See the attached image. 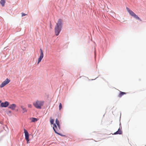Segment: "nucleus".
I'll return each instance as SVG.
<instances>
[{
    "label": "nucleus",
    "mask_w": 146,
    "mask_h": 146,
    "mask_svg": "<svg viewBox=\"0 0 146 146\" xmlns=\"http://www.w3.org/2000/svg\"><path fill=\"white\" fill-rule=\"evenodd\" d=\"M55 122H56V124H57V126L58 127V128H57L58 130V131H57V132H59V130H60V124H59V121L57 119H56V121H55Z\"/></svg>",
    "instance_id": "nucleus-10"
},
{
    "label": "nucleus",
    "mask_w": 146,
    "mask_h": 146,
    "mask_svg": "<svg viewBox=\"0 0 146 146\" xmlns=\"http://www.w3.org/2000/svg\"><path fill=\"white\" fill-rule=\"evenodd\" d=\"M9 102L7 101H6L5 102L1 103L0 105V107H7L9 105Z\"/></svg>",
    "instance_id": "nucleus-8"
},
{
    "label": "nucleus",
    "mask_w": 146,
    "mask_h": 146,
    "mask_svg": "<svg viewBox=\"0 0 146 146\" xmlns=\"http://www.w3.org/2000/svg\"><path fill=\"white\" fill-rule=\"evenodd\" d=\"M126 94V93L125 92L120 91V93L118 95V97L119 98H121L122 96L124 94Z\"/></svg>",
    "instance_id": "nucleus-14"
},
{
    "label": "nucleus",
    "mask_w": 146,
    "mask_h": 146,
    "mask_svg": "<svg viewBox=\"0 0 146 146\" xmlns=\"http://www.w3.org/2000/svg\"><path fill=\"white\" fill-rule=\"evenodd\" d=\"M23 130L25 134V139L27 141V143H29V133L25 129H24Z\"/></svg>",
    "instance_id": "nucleus-5"
},
{
    "label": "nucleus",
    "mask_w": 146,
    "mask_h": 146,
    "mask_svg": "<svg viewBox=\"0 0 146 146\" xmlns=\"http://www.w3.org/2000/svg\"><path fill=\"white\" fill-rule=\"evenodd\" d=\"M62 108V105L61 103H59V110H60Z\"/></svg>",
    "instance_id": "nucleus-16"
},
{
    "label": "nucleus",
    "mask_w": 146,
    "mask_h": 146,
    "mask_svg": "<svg viewBox=\"0 0 146 146\" xmlns=\"http://www.w3.org/2000/svg\"><path fill=\"white\" fill-rule=\"evenodd\" d=\"M44 103L43 101L37 100L36 102H33V104L36 108L40 109L41 108L42 106H43Z\"/></svg>",
    "instance_id": "nucleus-2"
},
{
    "label": "nucleus",
    "mask_w": 146,
    "mask_h": 146,
    "mask_svg": "<svg viewBox=\"0 0 146 146\" xmlns=\"http://www.w3.org/2000/svg\"><path fill=\"white\" fill-rule=\"evenodd\" d=\"M50 121L51 124H53L54 126L53 127V128L55 133L59 135H60V133L57 132V131H58V130L57 129L56 125L55 124L53 123L54 121V119H51Z\"/></svg>",
    "instance_id": "nucleus-4"
},
{
    "label": "nucleus",
    "mask_w": 146,
    "mask_h": 146,
    "mask_svg": "<svg viewBox=\"0 0 146 146\" xmlns=\"http://www.w3.org/2000/svg\"><path fill=\"white\" fill-rule=\"evenodd\" d=\"M6 0H1L0 2V3L1 5L3 7L5 5V3L6 2Z\"/></svg>",
    "instance_id": "nucleus-15"
},
{
    "label": "nucleus",
    "mask_w": 146,
    "mask_h": 146,
    "mask_svg": "<svg viewBox=\"0 0 146 146\" xmlns=\"http://www.w3.org/2000/svg\"><path fill=\"white\" fill-rule=\"evenodd\" d=\"M122 133V132L121 130L120 129H119L117 131L114 133V134H121Z\"/></svg>",
    "instance_id": "nucleus-12"
},
{
    "label": "nucleus",
    "mask_w": 146,
    "mask_h": 146,
    "mask_svg": "<svg viewBox=\"0 0 146 146\" xmlns=\"http://www.w3.org/2000/svg\"><path fill=\"white\" fill-rule=\"evenodd\" d=\"M16 107V105L15 104H12L9 105L8 108L12 110H14Z\"/></svg>",
    "instance_id": "nucleus-9"
},
{
    "label": "nucleus",
    "mask_w": 146,
    "mask_h": 146,
    "mask_svg": "<svg viewBox=\"0 0 146 146\" xmlns=\"http://www.w3.org/2000/svg\"><path fill=\"white\" fill-rule=\"evenodd\" d=\"M126 9L129 13V14L132 17H134L135 19H136L139 20L140 21H141V20L139 17H138L135 13H134L132 11L129 9L128 7L126 8Z\"/></svg>",
    "instance_id": "nucleus-3"
},
{
    "label": "nucleus",
    "mask_w": 146,
    "mask_h": 146,
    "mask_svg": "<svg viewBox=\"0 0 146 146\" xmlns=\"http://www.w3.org/2000/svg\"><path fill=\"white\" fill-rule=\"evenodd\" d=\"M1 100H0V103L1 102Z\"/></svg>",
    "instance_id": "nucleus-21"
},
{
    "label": "nucleus",
    "mask_w": 146,
    "mask_h": 146,
    "mask_svg": "<svg viewBox=\"0 0 146 146\" xmlns=\"http://www.w3.org/2000/svg\"><path fill=\"white\" fill-rule=\"evenodd\" d=\"M21 14H22V17H23V16H25L27 15V14H25V13H21Z\"/></svg>",
    "instance_id": "nucleus-18"
},
{
    "label": "nucleus",
    "mask_w": 146,
    "mask_h": 146,
    "mask_svg": "<svg viewBox=\"0 0 146 146\" xmlns=\"http://www.w3.org/2000/svg\"><path fill=\"white\" fill-rule=\"evenodd\" d=\"M10 81V80L7 78L5 81L3 82L0 86V87L2 88L4 87L6 84H8Z\"/></svg>",
    "instance_id": "nucleus-7"
},
{
    "label": "nucleus",
    "mask_w": 146,
    "mask_h": 146,
    "mask_svg": "<svg viewBox=\"0 0 146 146\" xmlns=\"http://www.w3.org/2000/svg\"><path fill=\"white\" fill-rule=\"evenodd\" d=\"M52 25H51V23L50 24V28H52Z\"/></svg>",
    "instance_id": "nucleus-19"
},
{
    "label": "nucleus",
    "mask_w": 146,
    "mask_h": 146,
    "mask_svg": "<svg viewBox=\"0 0 146 146\" xmlns=\"http://www.w3.org/2000/svg\"><path fill=\"white\" fill-rule=\"evenodd\" d=\"M30 119L31 120V122H35L37 121L38 120V119L34 117H31L30 118Z\"/></svg>",
    "instance_id": "nucleus-11"
},
{
    "label": "nucleus",
    "mask_w": 146,
    "mask_h": 146,
    "mask_svg": "<svg viewBox=\"0 0 146 146\" xmlns=\"http://www.w3.org/2000/svg\"><path fill=\"white\" fill-rule=\"evenodd\" d=\"M21 107L22 109V110H23V113H24L25 112H27V110L26 108H24L23 106H21Z\"/></svg>",
    "instance_id": "nucleus-13"
},
{
    "label": "nucleus",
    "mask_w": 146,
    "mask_h": 146,
    "mask_svg": "<svg viewBox=\"0 0 146 146\" xmlns=\"http://www.w3.org/2000/svg\"><path fill=\"white\" fill-rule=\"evenodd\" d=\"M9 113H11V111H9Z\"/></svg>",
    "instance_id": "nucleus-20"
},
{
    "label": "nucleus",
    "mask_w": 146,
    "mask_h": 146,
    "mask_svg": "<svg viewBox=\"0 0 146 146\" xmlns=\"http://www.w3.org/2000/svg\"><path fill=\"white\" fill-rule=\"evenodd\" d=\"M40 53L39 57L38 59L37 64H38L41 61L43 57V53L42 50L41 49H40Z\"/></svg>",
    "instance_id": "nucleus-6"
},
{
    "label": "nucleus",
    "mask_w": 146,
    "mask_h": 146,
    "mask_svg": "<svg viewBox=\"0 0 146 146\" xmlns=\"http://www.w3.org/2000/svg\"><path fill=\"white\" fill-rule=\"evenodd\" d=\"M62 27V21L61 19H59L54 28V32L56 35H58L61 30Z\"/></svg>",
    "instance_id": "nucleus-1"
},
{
    "label": "nucleus",
    "mask_w": 146,
    "mask_h": 146,
    "mask_svg": "<svg viewBox=\"0 0 146 146\" xmlns=\"http://www.w3.org/2000/svg\"><path fill=\"white\" fill-rule=\"evenodd\" d=\"M28 107L29 108H31L32 107V105L30 104H28Z\"/></svg>",
    "instance_id": "nucleus-17"
}]
</instances>
